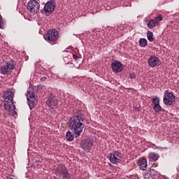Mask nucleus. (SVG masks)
I'll list each match as a JSON object with an SVG mask.
<instances>
[{
	"mask_svg": "<svg viewBox=\"0 0 179 179\" xmlns=\"http://www.w3.org/2000/svg\"><path fill=\"white\" fill-rule=\"evenodd\" d=\"M13 97H15V93L11 90L4 92L3 94L4 103H13Z\"/></svg>",
	"mask_w": 179,
	"mask_h": 179,
	"instance_id": "nucleus-8",
	"label": "nucleus"
},
{
	"mask_svg": "<svg viewBox=\"0 0 179 179\" xmlns=\"http://www.w3.org/2000/svg\"><path fill=\"white\" fill-rule=\"evenodd\" d=\"M0 36H1V34H0Z\"/></svg>",
	"mask_w": 179,
	"mask_h": 179,
	"instance_id": "nucleus-30",
	"label": "nucleus"
},
{
	"mask_svg": "<svg viewBox=\"0 0 179 179\" xmlns=\"http://www.w3.org/2000/svg\"><path fill=\"white\" fill-rule=\"evenodd\" d=\"M66 138L69 142H72V141H73V134L71 131L66 132Z\"/></svg>",
	"mask_w": 179,
	"mask_h": 179,
	"instance_id": "nucleus-20",
	"label": "nucleus"
},
{
	"mask_svg": "<svg viewBox=\"0 0 179 179\" xmlns=\"http://www.w3.org/2000/svg\"><path fill=\"white\" fill-rule=\"evenodd\" d=\"M130 79H135L136 78V76H135V73H131L129 74Z\"/></svg>",
	"mask_w": 179,
	"mask_h": 179,
	"instance_id": "nucleus-26",
	"label": "nucleus"
},
{
	"mask_svg": "<svg viewBox=\"0 0 179 179\" xmlns=\"http://www.w3.org/2000/svg\"><path fill=\"white\" fill-rule=\"evenodd\" d=\"M111 68L113 72H116V73H120V72L122 71V64L118 61H115L112 62Z\"/></svg>",
	"mask_w": 179,
	"mask_h": 179,
	"instance_id": "nucleus-12",
	"label": "nucleus"
},
{
	"mask_svg": "<svg viewBox=\"0 0 179 179\" xmlns=\"http://www.w3.org/2000/svg\"><path fill=\"white\" fill-rule=\"evenodd\" d=\"M27 8L31 13H37L40 10V3L36 0H31L28 2Z\"/></svg>",
	"mask_w": 179,
	"mask_h": 179,
	"instance_id": "nucleus-7",
	"label": "nucleus"
},
{
	"mask_svg": "<svg viewBox=\"0 0 179 179\" xmlns=\"http://www.w3.org/2000/svg\"><path fill=\"white\" fill-rule=\"evenodd\" d=\"M147 24H148V27H150V29H153V27H155V26H159L158 22H156L155 19L150 20Z\"/></svg>",
	"mask_w": 179,
	"mask_h": 179,
	"instance_id": "nucleus-18",
	"label": "nucleus"
},
{
	"mask_svg": "<svg viewBox=\"0 0 179 179\" xmlns=\"http://www.w3.org/2000/svg\"><path fill=\"white\" fill-rule=\"evenodd\" d=\"M152 167H154V168L157 167V164L154 163V164H152Z\"/></svg>",
	"mask_w": 179,
	"mask_h": 179,
	"instance_id": "nucleus-29",
	"label": "nucleus"
},
{
	"mask_svg": "<svg viewBox=\"0 0 179 179\" xmlns=\"http://www.w3.org/2000/svg\"><path fill=\"white\" fill-rule=\"evenodd\" d=\"M15 66H16V64L12 60L7 62L5 64H1V73L2 75H8V73H10V71L15 69Z\"/></svg>",
	"mask_w": 179,
	"mask_h": 179,
	"instance_id": "nucleus-4",
	"label": "nucleus"
},
{
	"mask_svg": "<svg viewBox=\"0 0 179 179\" xmlns=\"http://www.w3.org/2000/svg\"><path fill=\"white\" fill-rule=\"evenodd\" d=\"M147 38L150 42L152 43L153 41V32L148 31L147 32Z\"/></svg>",
	"mask_w": 179,
	"mask_h": 179,
	"instance_id": "nucleus-22",
	"label": "nucleus"
},
{
	"mask_svg": "<svg viewBox=\"0 0 179 179\" xmlns=\"http://www.w3.org/2000/svg\"><path fill=\"white\" fill-rule=\"evenodd\" d=\"M121 159H122V153L120 151L114 150L110 154L109 160L112 164H118L121 162Z\"/></svg>",
	"mask_w": 179,
	"mask_h": 179,
	"instance_id": "nucleus-6",
	"label": "nucleus"
},
{
	"mask_svg": "<svg viewBox=\"0 0 179 179\" xmlns=\"http://www.w3.org/2000/svg\"><path fill=\"white\" fill-rule=\"evenodd\" d=\"M150 176H151L150 171H148L147 172L144 173L143 178L144 179H150Z\"/></svg>",
	"mask_w": 179,
	"mask_h": 179,
	"instance_id": "nucleus-24",
	"label": "nucleus"
},
{
	"mask_svg": "<svg viewBox=\"0 0 179 179\" xmlns=\"http://www.w3.org/2000/svg\"><path fill=\"white\" fill-rule=\"evenodd\" d=\"M45 80H47V77H43L41 78V82H45Z\"/></svg>",
	"mask_w": 179,
	"mask_h": 179,
	"instance_id": "nucleus-27",
	"label": "nucleus"
},
{
	"mask_svg": "<svg viewBox=\"0 0 179 179\" xmlns=\"http://www.w3.org/2000/svg\"><path fill=\"white\" fill-rule=\"evenodd\" d=\"M73 59H78V58H79L78 57V55H73Z\"/></svg>",
	"mask_w": 179,
	"mask_h": 179,
	"instance_id": "nucleus-28",
	"label": "nucleus"
},
{
	"mask_svg": "<svg viewBox=\"0 0 179 179\" xmlns=\"http://www.w3.org/2000/svg\"><path fill=\"white\" fill-rule=\"evenodd\" d=\"M59 37V34L57 29H50L48 31L46 36L44 37L45 40L52 45L57 44V40Z\"/></svg>",
	"mask_w": 179,
	"mask_h": 179,
	"instance_id": "nucleus-3",
	"label": "nucleus"
},
{
	"mask_svg": "<svg viewBox=\"0 0 179 179\" xmlns=\"http://www.w3.org/2000/svg\"><path fill=\"white\" fill-rule=\"evenodd\" d=\"M155 20L158 23L159 25V22H162V20H163V16H162V15H159L155 18Z\"/></svg>",
	"mask_w": 179,
	"mask_h": 179,
	"instance_id": "nucleus-25",
	"label": "nucleus"
},
{
	"mask_svg": "<svg viewBox=\"0 0 179 179\" xmlns=\"http://www.w3.org/2000/svg\"><path fill=\"white\" fill-rule=\"evenodd\" d=\"M148 157L150 162H156L157 160H159V155L155 152L150 153Z\"/></svg>",
	"mask_w": 179,
	"mask_h": 179,
	"instance_id": "nucleus-17",
	"label": "nucleus"
},
{
	"mask_svg": "<svg viewBox=\"0 0 179 179\" xmlns=\"http://www.w3.org/2000/svg\"><path fill=\"white\" fill-rule=\"evenodd\" d=\"M138 43L140 47H146V45H148V40H146V38H141Z\"/></svg>",
	"mask_w": 179,
	"mask_h": 179,
	"instance_id": "nucleus-21",
	"label": "nucleus"
},
{
	"mask_svg": "<svg viewBox=\"0 0 179 179\" xmlns=\"http://www.w3.org/2000/svg\"><path fill=\"white\" fill-rule=\"evenodd\" d=\"M84 118L76 115L72 117L69 120V128L73 131L76 135V138L80 136L82 132H83V128H85V124H83Z\"/></svg>",
	"mask_w": 179,
	"mask_h": 179,
	"instance_id": "nucleus-1",
	"label": "nucleus"
},
{
	"mask_svg": "<svg viewBox=\"0 0 179 179\" xmlns=\"http://www.w3.org/2000/svg\"><path fill=\"white\" fill-rule=\"evenodd\" d=\"M46 104L50 107V108H54L58 106V99L52 94H51L46 101Z\"/></svg>",
	"mask_w": 179,
	"mask_h": 179,
	"instance_id": "nucleus-9",
	"label": "nucleus"
},
{
	"mask_svg": "<svg viewBox=\"0 0 179 179\" xmlns=\"http://www.w3.org/2000/svg\"><path fill=\"white\" fill-rule=\"evenodd\" d=\"M174 101H176V96L173 92H170L167 90L164 92V96L163 99V103L165 106H173Z\"/></svg>",
	"mask_w": 179,
	"mask_h": 179,
	"instance_id": "nucleus-5",
	"label": "nucleus"
},
{
	"mask_svg": "<svg viewBox=\"0 0 179 179\" xmlns=\"http://www.w3.org/2000/svg\"><path fill=\"white\" fill-rule=\"evenodd\" d=\"M152 104L154 105L153 108L156 113H160L162 110V106H160V99L155 96L152 99Z\"/></svg>",
	"mask_w": 179,
	"mask_h": 179,
	"instance_id": "nucleus-13",
	"label": "nucleus"
},
{
	"mask_svg": "<svg viewBox=\"0 0 179 179\" xmlns=\"http://www.w3.org/2000/svg\"><path fill=\"white\" fill-rule=\"evenodd\" d=\"M148 66L151 68H155L160 65V59L156 56H151L148 61Z\"/></svg>",
	"mask_w": 179,
	"mask_h": 179,
	"instance_id": "nucleus-10",
	"label": "nucleus"
},
{
	"mask_svg": "<svg viewBox=\"0 0 179 179\" xmlns=\"http://www.w3.org/2000/svg\"><path fill=\"white\" fill-rule=\"evenodd\" d=\"M55 173L59 179H71V173H69L68 168L63 164H59L55 169Z\"/></svg>",
	"mask_w": 179,
	"mask_h": 179,
	"instance_id": "nucleus-2",
	"label": "nucleus"
},
{
	"mask_svg": "<svg viewBox=\"0 0 179 179\" xmlns=\"http://www.w3.org/2000/svg\"><path fill=\"white\" fill-rule=\"evenodd\" d=\"M0 29H5V22H3V20L2 19V15H0Z\"/></svg>",
	"mask_w": 179,
	"mask_h": 179,
	"instance_id": "nucleus-23",
	"label": "nucleus"
},
{
	"mask_svg": "<svg viewBox=\"0 0 179 179\" xmlns=\"http://www.w3.org/2000/svg\"><path fill=\"white\" fill-rule=\"evenodd\" d=\"M55 9V3L52 1H48L44 6L43 10L45 13H52Z\"/></svg>",
	"mask_w": 179,
	"mask_h": 179,
	"instance_id": "nucleus-11",
	"label": "nucleus"
},
{
	"mask_svg": "<svg viewBox=\"0 0 179 179\" xmlns=\"http://www.w3.org/2000/svg\"><path fill=\"white\" fill-rule=\"evenodd\" d=\"M93 146V141L92 140H86L82 143L81 148L84 150H90Z\"/></svg>",
	"mask_w": 179,
	"mask_h": 179,
	"instance_id": "nucleus-15",
	"label": "nucleus"
},
{
	"mask_svg": "<svg viewBox=\"0 0 179 179\" xmlns=\"http://www.w3.org/2000/svg\"><path fill=\"white\" fill-rule=\"evenodd\" d=\"M12 106H13V102H6L3 106L4 110L8 111V113H10Z\"/></svg>",
	"mask_w": 179,
	"mask_h": 179,
	"instance_id": "nucleus-19",
	"label": "nucleus"
},
{
	"mask_svg": "<svg viewBox=\"0 0 179 179\" xmlns=\"http://www.w3.org/2000/svg\"><path fill=\"white\" fill-rule=\"evenodd\" d=\"M138 165L140 170L145 171L148 169V160L145 158H140L138 161Z\"/></svg>",
	"mask_w": 179,
	"mask_h": 179,
	"instance_id": "nucleus-14",
	"label": "nucleus"
},
{
	"mask_svg": "<svg viewBox=\"0 0 179 179\" xmlns=\"http://www.w3.org/2000/svg\"><path fill=\"white\" fill-rule=\"evenodd\" d=\"M27 99L29 103V107H31L37 103V101L36 100V96H34V94H30L27 93Z\"/></svg>",
	"mask_w": 179,
	"mask_h": 179,
	"instance_id": "nucleus-16",
	"label": "nucleus"
}]
</instances>
